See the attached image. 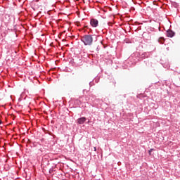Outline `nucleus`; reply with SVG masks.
Masks as SVG:
<instances>
[{
    "label": "nucleus",
    "mask_w": 180,
    "mask_h": 180,
    "mask_svg": "<svg viewBox=\"0 0 180 180\" xmlns=\"http://www.w3.org/2000/svg\"><path fill=\"white\" fill-rule=\"evenodd\" d=\"M174 35H175V32H174L172 30H167V37H174Z\"/></svg>",
    "instance_id": "nucleus-4"
},
{
    "label": "nucleus",
    "mask_w": 180,
    "mask_h": 180,
    "mask_svg": "<svg viewBox=\"0 0 180 180\" xmlns=\"http://www.w3.org/2000/svg\"><path fill=\"white\" fill-rule=\"evenodd\" d=\"M90 24H91V26H92V27H98V25L99 24V22L98 21V20L95 18H92L90 20Z\"/></svg>",
    "instance_id": "nucleus-2"
},
{
    "label": "nucleus",
    "mask_w": 180,
    "mask_h": 180,
    "mask_svg": "<svg viewBox=\"0 0 180 180\" xmlns=\"http://www.w3.org/2000/svg\"><path fill=\"white\" fill-rule=\"evenodd\" d=\"M86 122V118L85 117H82L81 118L77 119L78 124H84Z\"/></svg>",
    "instance_id": "nucleus-3"
},
{
    "label": "nucleus",
    "mask_w": 180,
    "mask_h": 180,
    "mask_svg": "<svg viewBox=\"0 0 180 180\" xmlns=\"http://www.w3.org/2000/svg\"><path fill=\"white\" fill-rule=\"evenodd\" d=\"M94 151H96V147H94Z\"/></svg>",
    "instance_id": "nucleus-7"
},
{
    "label": "nucleus",
    "mask_w": 180,
    "mask_h": 180,
    "mask_svg": "<svg viewBox=\"0 0 180 180\" xmlns=\"http://www.w3.org/2000/svg\"><path fill=\"white\" fill-rule=\"evenodd\" d=\"M159 43H160V44H164V39L160 38V39H159Z\"/></svg>",
    "instance_id": "nucleus-5"
},
{
    "label": "nucleus",
    "mask_w": 180,
    "mask_h": 180,
    "mask_svg": "<svg viewBox=\"0 0 180 180\" xmlns=\"http://www.w3.org/2000/svg\"><path fill=\"white\" fill-rule=\"evenodd\" d=\"M152 151H154L153 148H151L150 150H148V153H149L150 155H151V152Z\"/></svg>",
    "instance_id": "nucleus-6"
},
{
    "label": "nucleus",
    "mask_w": 180,
    "mask_h": 180,
    "mask_svg": "<svg viewBox=\"0 0 180 180\" xmlns=\"http://www.w3.org/2000/svg\"><path fill=\"white\" fill-rule=\"evenodd\" d=\"M82 41L85 46H91L94 41L92 35H84L81 38Z\"/></svg>",
    "instance_id": "nucleus-1"
}]
</instances>
